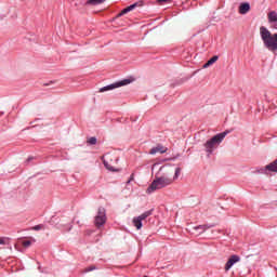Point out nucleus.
I'll return each mask as SVG.
<instances>
[{
	"instance_id": "f257e3e1",
	"label": "nucleus",
	"mask_w": 277,
	"mask_h": 277,
	"mask_svg": "<svg viewBox=\"0 0 277 277\" xmlns=\"http://www.w3.org/2000/svg\"><path fill=\"white\" fill-rule=\"evenodd\" d=\"M181 176V168L167 169V171L162 175H157L155 180L151 182L149 187L147 188V194H153V192H157V189H163L174 183Z\"/></svg>"
},
{
	"instance_id": "f03ea898",
	"label": "nucleus",
	"mask_w": 277,
	"mask_h": 277,
	"mask_svg": "<svg viewBox=\"0 0 277 277\" xmlns=\"http://www.w3.org/2000/svg\"><path fill=\"white\" fill-rule=\"evenodd\" d=\"M260 36L262 38V42L271 53L277 52V32L272 34L269 29H267L265 26L260 27Z\"/></svg>"
},
{
	"instance_id": "7ed1b4c3",
	"label": "nucleus",
	"mask_w": 277,
	"mask_h": 277,
	"mask_svg": "<svg viewBox=\"0 0 277 277\" xmlns=\"http://www.w3.org/2000/svg\"><path fill=\"white\" fill-rule=\"evenodd\" d=\"M226 135H228V131L219 133V134L214 135L212 138L208 140L205 143L206 153L211 155V153H213V150H215V148H217V146H220V143L224 142V137H226Z\"/></svg>"
},
{
	"instance_id": "20e7f679",
	"label": "nucleus",
	"mask_w": 277,
	"mask_h": 277,
	"mask_svg": "<svg viewBox=\"0 0 277 277\" xmlns=\"http://www.w3.org/2000/svg\"><path fill=\"white\" fill-rule=\"evenodd\" d=\"M118 163V158H116L111 154H106L104 156V166L107 170H110V172H116V164Z\"/></svg>"
},
{
	"instance_id": "39448f33",
	"label": "nucleus",
	"mask_w": 277,
	"mask_h": 277,
	"mask_svg": "<svg viewBox=\"0 0 277 277\" xmlns=\"http://www.w3.org/2000/svg\"><path fill=\"white\" fill-rule=\"evenodd\" d=\"M129 83H131V80L124 79L119 82H115L113 84L101 88L100 92H109V90H116V88H122V85H129Z\"/></svg>"
},
{
	"instance_id": "423d86ee",
	"label": "nucleus",
	"mask_w": 277,
	"mask_h": 277,
	"mask_svg": "<svg viewBox=\"0 0 277 277\" xmlns=\"http://www.w3.org/2000/svg\"><path fill=\"white\" fill-rule=\"evenodd\" d=\"M107 222V216L105 214V208H100L97 211V215L95 216V226L101 228Z\"/></svg>"
},
{
	"instance_id": "0eeeda50",
	"label": "nucleus",
	"mask_w": 277,
	"mask_h": 277,
	"mask_svg": "<svg viewBox=\"0 0 277 277\" xmlns=\"http://www.w3.org/2000/svg\"><path fill=\"white\" fill-rule=\"evenodd\" d=\"M267 19H268L271 29H277V12L276 11L268 12Z\"/></svg>"
},
{
	"instance_id": "6e6552de",
	"label": "nucleus",
	"mask_w": 277,
	"mask_h": 277,
	"mask_svg": "<svg viewBox=\"0 0 277 277\" xmlns=\"http://www.w3.org/2000/svg\"><path fill=\"white\" fill-rule=\"evenodd\" d=\"M239 261H241V258L239 255H232L225 264V272H228L230 267H233L235 263H239Z\"/></svg>"
},
{
	"instance_id": "1a4fd4ad",
	"label": "nucleus",
	"mask_w": 277,
	"mask_h": 277,
	"mask_svg": "<svg viewBox=\"0 0 277 277\" xmlns=\"http://www.w3.org/2000/svg\"><path fill=\"white\" fill-rule=\"evenodd\" d=\"M157 153L163 155V153H168V148L163 147L162 145H158L149 150V155H157Z\"/></svg>"
},
{
	"instance_id": "9d476101",
	"label": "nucleus",
	"mask_w": 277,
	"mask_h": 277,
	"mask_svg": "<svg viewBox=\"0 0 277 277\" xmlns=\"http://www.w3.org/2000/svg\"><path fill=\"white\" fill-rule=\"evenodd\" d=\"M137 8V3H134L126 9H123L118 15L117 18H120V16H124V14H129V12H133L134 9Z\"/></svg>"
},
{
	"instance_id": "9b49d317",
	"label": "nucleus",
	"mask_w": 277,
	"mask_h": 277,
	"mask_svg": "<svg viewBox=\"0 0 277 277\" xmlns=\"http://www.w3.org/2000/svg\"><path fill=\"white\" fill-rule=\"evenodd\" d=\"M250 12V3L245 2L239 5V14H248Z\"/></svg>"
},
{
	"instance_id": "f8f14e48",
	"label": "nucleus",
	"mask_w": 277,
	"mask_h": 277,
	"mask_svg": "<svg viewBox=\"0 0 277 277\" xmlns=\"http://www.w3.org/2000/svg\"><path fill=\"white\" fill-rule=\"evenodd\" d=\"M268 172H277V159L265 167Z\"/></svg>"
},
{
	"instance_id": "ddd939ff",
	"label": "nucleus",
	"mask_w": 277,
	"mask_h": 277,
	"mask_svg": "<svg viewBox=\"0 0 277 277\" xmlns=\"http://www.w3.org/2000/svg\"><path fill=\"white\" fill-rule=\"evenodd\" d=\"M132 222H133V224H134L136 230L142 229V219H140L138 216H136V217L133 219Z\"/></svg>"
},
{
	"instance_id": "4468645a",
	"label": "nucleus",
	"mask_w": 277,
	"mask_h": 277,
	"mask_svg": "<svg viewBox=\"0 0 277 277\" xmlns=\"http://www.w3.org/2000/svg\"><path fill=\"white\" fill-rule=\"evenodd\" d=\"M219 60L217 56H213L212 58H210L205 65L203 68H209V66H213V64H215V62Z\"/></svg>"
},
{
	"instance_id": "2eb2a0df",
	"label": "nucleus",
	"mask_w": 277,
	"mask_h": 277,
	"mask_svg": "<svg viewBox=\"0 0 277 277\" xmlns=\"http://www.w3.org/2000/svg\"><path fill=\"white\" fill-rule=\"evenodd\" d=\"M101 3H105V0H88L87 5H101Z\"/></svg>"
},
{
	"instance_id": "dca6fc26",
	"label": "nucleus",
	"mask_w": 277,
	"mask_h": 277,
	"mask_svg": "<svg viewBox=\"0 0 277 277\" xmlns=\"http://www.w3.org/2000/svg\"><path fill=\"white\" fill-rule=\"evenodd\" d=\"M150 215H153V210L146 211L144 213H142L140 216H137L141 221L146 220V217H150Z\"/></svg>"
},
{
	"instance_id": "f3484780",
	"label": "nucleus",
	"mask_w": 277,
	"mask_h": 277,
	"mask_svg": "<svg viewBox=\"0 0 277 277\" xmlns=\"http://www.w3.org/2000/svg\"><path fill=\"white\" fill-rule=\"evenodd\" d=\"M213 225L207 226V225H199L196 227V230H201V233H205V230H207V228H212Z\"/></svg>"
},
{
	"instance_id": "a211bd4d",
	"label": "nucleus",
	"mask_w": 277,
	"mask_h": 277,
	"mask_svg": "<svg viewBox=\"0 0 277 277\" xmlns=\"http://www.w3.org/2000/svg\"><path fill=\"white\" fill-rule=\"evenodd\" d=\"M88 144H90L91 146L96 145V137L92 136L88 140Z\"/></svg>"
},
{
	"instance_id": "6ab92c4d",
	"label": "nucleus",
	"mask_w": 277,
	"mask_h": 277,
	"mask_svg": "<svg viewBox=\"0 0 277 277\" xmlns=\"http://www.w3.org/2000/svg\"><path fill=\"white\" fill-rule=\"evenodd\" d=\"M9 239L5 237H0V246H5L8 243Z\"/></svg>"
},
{
	"instance_id": "aec40b11",
	"label": "nucleus",
	"mask_w": 277,
	"mask_h": 277,
	"mask_svg": "<svg viewBox=\"0 0 277 277\" xmlns=\"http://www.w3.org/2000/svg\"><path fill=\"white\" fill-rule=\"evenodd\" d=\"M42 228H44V225L39 224V225L34 226L31 229L32 230H42Z\"/></svg>"
},
{
	"instance_id": "412c9836",
	"label": "nucleus",
	"mask_w": 277,
	"mask_h": 277,
	"mask_svg": "<svg viewBox=\"0 0 277 277\" xmlns=\"http://www.w3.org/2000/svg\"><path fill=\"white\" fill-rule=\"evenodd\" d=\"M29 246H31V242L29 240H24L23 241V247L24 248H29Z\"/></svg>"
},
{
	"instance_id": "4be33fe9",
	"label": "nucleus",
	"mask_w": 277,
	"mask_h": 277,
	"mask_svg": "<svg viewBox=\"0 0 277 277\" xmlns=\"http://www.w3.org/2000/svg\"><path fill=\"white\" fill-rule=\"evenodd\" d=\"M94 269H96L95 266H89V267H87V268L84 269V272H85V273H88V272H94Z\"/></svg>"
},
{
	"instance_id": "5701e85b",
	"label": "nucleus",
	"mask_w": 277,
	"mask_h": 277,
	"mask_svg": "<svg viewBox=\"0 0 277 277\" xmlns=\"http://www.w3.org/2000/svg\"><path fill=\"white\" fill-rule=\"evenodd\" d=\"M170 0H158V3H168Z\"/></svg>"
}]
</instances>
